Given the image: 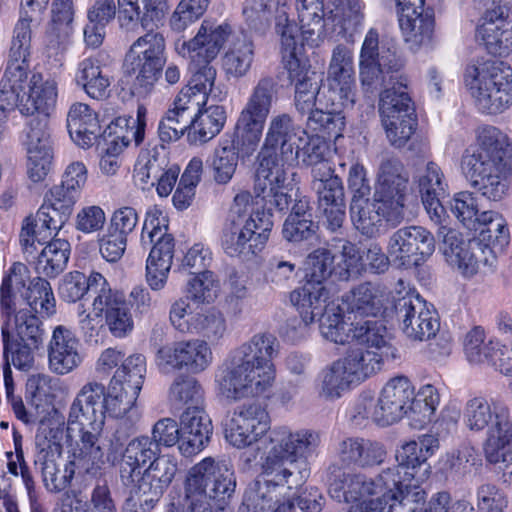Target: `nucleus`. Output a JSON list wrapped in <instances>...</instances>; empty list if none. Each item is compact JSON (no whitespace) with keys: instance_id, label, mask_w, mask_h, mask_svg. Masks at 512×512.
I'll use <instances>...</instances> for the list:
<instances>
[{"instance_id":"nucleus-30","label":"nucleus","mask_w":512,"mask_h":512,"mask_svg":"<svg viewBox=\"0 0 512 512\" xmlns=\"http://www.w3.org/2000/svg\"><path fill=\"white\" fill-rule=\"evenodd\" d=\"M182 440L179 450L184 456L200 452L209 442L213 426L201 406H188L180 416Z\"/></svg>"},{"instance_id":"nucleus-29","label":"nucleus","mask_w":512,"mask_h":512,"mask_svg":"<svg viewBox=\"0 0 512 512\" xmlns=\"http://www.w3.org/2000/svg\"><path fill=\"white\" fill-rule=\"evenodd\" d=\"M337 454L344 466L361 469L380 466L388 456L383 443L362 437H347L340 441Z\"/></svg>"},{"instance_id":"nucleus-9","label":"nucleus","mask_w":512,"mask_h":512,"mask_svg":"<svg viewBox=\"0 0 512 512\" xmlns=\"http://www.w3.org/2000/svg\"><path fill=\"white\" fill-rule=\"evenodd\" d=\"M465 83L477 107L488 114L503 112L512 103V79L494 62L468 66Z\"/></svg>"},{"instance_id":"nucleus-14","label":"nucleus","mask_w":512,"mask_h":512,"mask_svg":"<svg viewBox=\"0 0 512 512\" xmlns=\"http://www.w3.org/2000/svg\"><path fill=\"white\" fill-rule=\"evenodd\" d=\"M303 485V477L293 474L287 469L277 470L262 463L261 477L248 485L245 490L242 506L238 512H266L269 511L285 490H293Z\"/></svg>"},{"instance_id":"nucleus-52","label":"nucleus","mask_w":512,"mask_h":512,"mask_svg":"<svg viewBox=\"0 0 512 512\" xmlns=\"http://www.w3.org/2000/svg\"><path fill=\"white\" fill-rule=\"evenodd\" d=\"M22 296L33 314L49 318L56 313V299L51 284L43 275L32 278Z\"/></svg>"},{"instance_id":"nucleus-21","label":"nucleus","mask_w":512,"mask_h":512,"mask_svg":"<svg viewBox=\"0 0 512 512\" xmlns=\"http://www.w3.org/2000/svg\"><path fill=\"white\" fill-rule=\"evenodd\" d=\"M212 362V351L202 339L181 340L158 349L156 363L163 371L183 370L200 373Z\"/></svg>"},{"instance_id":"nucleus-3","label":"nucleus","mask_w":512,"mask_h":512,"mask_svg":"<svg viewBox=\"0 0 512 512\" xmlns=\"http://www.w3.org/2000/svg\"><path fill=\"white\" fill-rule=\"evenodd\" d=\"M478 147L466 150L461 166L470 185L490 201H501L508 192L507 174L511 147L508 136L493 126L479 131Z\"/></svg>"},{"instance_id":"nucleus-16","label":"nucleus","mask_w":512,"mask_h":512,"mask_svg":"<svg viewBox=\"0 0 512 512\" xmlns=\"http://www.w3.org/2000/svg\"><path fill=\"white\" fill-rule=\"evenodd\" d=\"M443 254L451 265H455L467 277L474 276L481 268L492 269L497 261L495 250L480 239L465 240L455 231L449 230L443 240Z\"/></svg>"},{"instance_id":"nucleus-24","label":"nucleus","mask_w":512,"mask_h":512,"mask_svg":"<svg viewBox=\"0 0 512 512\" xmlns=\"http://www.w3.org/2000/svg\"><path fill=\"white\" fill-rule=\"evenodd\" d=\"M231 34V28L227 25H214L204 21L196 35L186 40L178 38L175 42V50L183 58L195 62H212L219 54L224 43Z\"/></svg>"},{"instance_id":"nucleus-32","label":"nucleus","mask_w":512,"mask_h":512,"mask_svg":"<svg viewBox=\"0 0 512 512\" xmlns=\"http://www.w3.org/2000/svg\"><path fill=\"white\" fill-rule=\"evenodd\" d=\"M178 471V464L175 457L171 455H159L140 474L138 488L148 498L143 500L145 505L153 508L154 503L163 495L170 486Z\"/></svg>"},{"instance_id":"nucleus-40","label":"nucleus","mask_w":512,"mask_h":512,"mask_svg":"<svg viewBox=\"0 0 512 512\" xmlns=\"http://www.w3.org/2000/svg\"><path fill=\"white\" fill-rule=\"evenodd\" d=\"M110 285L104 276L98 272H92L88 277L79 271H73L61 280L58 291L60 297L68 302L75 303L91 292L98 297L107 291Z\"/></svg>"},{"instance_id":"nucleus-63","label":"nucleus","mask_w":512,"mask_h":512,"mask_svg":"<svg viewBox=\"0 0 512 512\" xmlns=\"http://www.w3.org/2000/svg\"><path fill=\"white\" fill-rule=\"evenodd\" d=\"M482 241L488 240L492 248L502 251L510 242V234L507 223L501 214L495 211H484L480 214V228Z\"/></svg>"},{"instance_id":"nucleus-17","label":"nucleus","mask_w":512,"mask_h":512,"mask_svg":"<svg viewBox=\"0 0 512 512\" xmlns=\"http://www.w3.org/2000/svg\"><path fill=\"white\" fill-rule=\"evenodd\" d=\"M389 471H382L375 478H368L361 473L346 472L339 464H331L327 470L328 492L338 502H356L366 496L386 492L390 476Z\"/></svg>"},{"instance_id":"nucleus-8","label":"nucleus","mask_w":512,"mask_h":512,"mask_svg":"<svg viewBox=\"0 0 512 512\" xmlns=\"http://www.w3.org/2000/svg\"><path fill=\"white\" fill-rule=\"evenodd\" d=\"M164 222L160 212H148L140 238L143 249H150L146 261V281L154 291L166 286L174 257L175 240Z\"/></svg>"},{"instance_id":"nucleus-33","label":"nucleus","mask_w":512,"mask_h":512,"mask_svg":"<svg viewBox=\"0 0 512 512\" xmlns=\"http://www.w3.org/2000/svg\"><path fill=\"white\" fill-rule=\"evenodd\" d=\"M160 448L149 436H138L128 442L120 462V478L125 486L135 483L141 474V467L154 461L160 455Z\"/></svg>"},{"instance_id":"nucleus-36","label":"nucleus","mask_w":512,"mask_h":512,"mask_svg":"<svg viewBox=\"0 0 512 512\" xmlns=\"http://www.w3.org/2000/svg\"><path fill=\"white\" fill-rule=\"evenodd\" d=\"M67 128L71 139L82 148L91 147L101 135L98 115L85 103L76 102L71 105Z\"/></svg>"},{"instance_id":"nucleus-57","label":"nucleus","mask_w":512,"mask_h":512,"mask_svg":"<svg viewBox=\"0 0 512 512\" xmlns=\"http://www.w3.org/2000/svg\"><path fill=\"white\" fill-rule=\"evenodd\" d=\"M318 317L319 328L321 334L329 341L336 344L349 343L348 325L341 313L339 305L334 303L326 304V300L323 302V308L315 319Z\"/></svg>"},{"instance_id":"nucleus-54","label":"nucleus","mask_w":512,"mask_h":512,"mask_svg":"<svg viewBox=\"0 0 512 512\" xmlns=\"http://www.w3.org/2000/svg\"><path fill=\"white\" fill-rule=\"evenodd\" d=\"M75 79L81 85L88 96L94 99H102L107 95L111 84L99 61L93 58H86L78 64Z\"/></svg>"},{"instance_id":"nucleus-27","label":"nucleus","mask_w":512,"mask_h":512,"mask_svg":"<svg viewBox=\"0 0 512 512\" xmlns=\"http://www.w3.org/2000/svg\"><path fill=\"white\" fill-rule=\"evenodd\" d=\"M378 405L384 424H393L404 416L412 418L414 387L407 377L397 376L389 380L379 396Z\"/></svg>"},{"instance_id":"nucleus-10","label":"nucleus","mask_w":512,"mask_h":512,"mask_svg":"<svg viewBox=\"0 0 512 512\" xmlns=\"http://www.w3.org/2000/svg\"><path fill=\"white\" fill-rule=\"evenodd\" d=\"M305 130L295 125L289 114L282 113L271 117L265 133L264 142L258 153L257 161L260 176L270 175L274 168L277 177L282 175L285 161L294 157L292 150L297 142L303 141Z\"/></svg>"},{"instance_id":"nucleus-41","label":"nucleus","mask_w":512,"mask_h":512,"mask_svg":"<svg viewBox=\"0 0 512 512\" xmlns=\"http://www.w3.org/2000/svg\"><path fill=\"white\" fill-rule=\"evenodd\" d=\"M278 100V83L272 76L261 77L246 101L240 114L266 122L273 105Z\"/></svg>"},{"instance_id":"nucleus-12","label":"nucleus","mask_w":512,"mask_h":512,"mask_svg":"<svg viewBox=\"0 0 512 512\" xmlns=\"http://www.w3.org/2000/svg\"><path fill=\"white\" fill-rule=\"evenodd\" d=\"M61 458L35 457L34 463L39 468L45 488L52 493H59L70 486L74 477L84 481L96 478L101 474L104 459L93 456L89 452L75 447L65 464L60 469Z\"/></svg>"},{"instance_id":"nucleus-58","label":"nucleus","mask_w":512,"mask_h":512,"mask_svg":"<svg viewBox=\"0 0 512 512\" xmlns=\"http://www.w3.org/2000/svg\"><path fill=\"white\" fill-rule=\"evenodd\" d=\"M240 154L229 141L222 142L213 152L209 162L212 178L218 185H227L234 177Z\"/></svg>"},{"instance_id":"nucleus-19","label":"nucleus","mask_w":512,"mask_h":512,"mask_svg":"<svg viewBox=\"0 0 512 512\" xmlns=\"http://www.w3.org/2000/svg\"><path fill=\"white\" fill-rule=\"evenodd\" d=\"M266 409L259 403L239 406L225 424V438L236 448H245L258 442L272 430Z\"/></svg>"},{"instance_id":"nucleus-31","label":"nucleus","mask_w":512,"mask_h":512,"mask_svg":"<svg viewBox=\"0 0 512 512\" xmlns=\"http://www.w3.org/2000/svg\"><path fill=\"white\" fill-rule=\"evenodd\" d=\"M82 362L79 341L75 334L63 325L54 328L48 346V363L52 372L66 375Z\"/></svg>"},{"instance_id":"nucleus-22","label":"nucleus","mask_w":512,"mask_h":512,"mask_svg":"<svg viewBox=\"0 0 512 512\" xmlns=\"http://www.w3.org/2000/svg\"><path fill=\"white\" fill-rule=\"evenodd\" d=\"M408 181L402 162L394 156L384 157L378 167L373 198L403 218Z\"/></svg>"},{"instance_id":"nucleus-18","label":"nucleus","mask_w":512,"mask_h":512,"mask_svg":"<svg viewBox=\"0 0 512 512\" xmlns=\"http://www.w3.org/2000/svg\"><path fill=\"white\" fill-rule=\"evenodd\" d=\"M435 250L431 232L421 226H406L389 238L387 253L398 267L410 269L420 266Z\"/></svg>"},{"instance_id":"nucleus-42","label":"nucleus","mask_w":512,"mask_h":512,"mask_svg":"<svg viewBox=\"0 0 512 512\" xmlns=\"http://www.w3.org/2000/svg\"><path fill=\"white\" fill-rule=\"evenodd\" d=\"M348 335L349 342L355 341L364 346V349L378 351L381 354L387 350L393 353V357H397V349L390 343L386 327L377 321L366 320L351 323Z\"/></svg>"},{"instance_id":"nucleus-20","label":"nucleus","mask_w":512,"mask_h":512,"mask_svg":"<svg viewBox=\"0 0 512 512\" xmlns=\"http://www.w3.org/2000/svg\"><path fill=\"white\" fill-rule=\"evenodd\" d=\"M395 308L402 322V330L408 338L425 341L435 337L439 331L440 323L436 312L414 291H408L398 298Z\"/></svg>"},{"instance_id":"nucleus-6","label":"nucleus","mask_w":512,"mask_h":512,"mask_svg":"<svg viewBox=\"0 0 512 512\" xmlns=\"http://www.w3.org/2000/svg\"><path fill=\"white\" fill-rule=\"evenodd\" d=\"M166 63L165 38L150 31L138 37L125 54L123 68L134 77L133 89L137 95L147 96L159 80Z\"/></svg>"},{"instance_id":"nucleus-7","label":"nucleus","mask_w":512,"mask_h":512,"mask_svg":"<svg viewBox=\"0 0 512 512\" xmlns=\"http://www.w3.org/2000/svg\"><path fill=\"white\" fill-rule=\"evenodd\" d=\"M334 259L335 256L326 248H318L307 257V281L290 294V301L300 314V329L315 321V317L322 311L323 302L328 299L324 281L335 270Z\"/></svg>"},{"instance_id":"nucleus-2","label":"nucleus","mask_w":512,"mask_h":512,"mask_svg":"<svg viewBox=\"0 0 512 512\" xmlns=\"http://www.w3.org/2000/svg\"><path fill=\"white\" fill-rule=\"evenodd\" d=\"M279 348V341L269 333L256 334L236 348L231 355V367L221 382L223 394L238 400L271 389L275 381L272 360Z\"/></svg>"},{"instance_id":"nucleus-23","label":"nucleus","mask_w":512,"mask_h":512,"mask_svg":"<svg viewBox=\"0 0 512 512\" xmlns=\"http://www.w3.org/2000/svg\"><path fill=\"white\" fill-rule=\"evenodd\" d=\"M192 477L201 478L199 492L206 496L214 510L224 511L225 504L236 487L234 473L227 465H215L213 460L205 459L191 469L186 481Z\"/></svg>"},{"instance_id":"nucleus-26","label":"nucleus","mask_w":512,"mask_h":512,"mask_svg":"<svg viewBox=\"0 0 512 512\" xmlns=\"http://www.w3.org/2000/svg\"><path fill=\"white\" fill-rule=\"evenodd\" d=\"M295 6L300 22V30L303 41L309 46H319L325 38L326 21L332 19L337 21L344 30H354L344 23L341 12L336 16V9L331 10L328 14L324 12L323 0H295ZM299 31V28H298Z\"/></svg>"},{"instance_id":"nucleus-60","label":"nucleus","mask_w":512,"mask_h":512,"mask_svg":"<svg viewBox=\"0 0 512 512\" xmlns=\"http://www.w3.org/2000/svg\"><path fill=\"white\" fill-rule=\"evenodd\" d=\"M9 318H5L2 325V339L4 354L8 358L10 355L12 364L21 370H28L33 366L34 353L40 345H30V342L20 341L10 337Z\"/></svg>"},{"instance_id":"nucleus-56","label":"nucleus","mask_w":512,"mask_h":512,"mask_svg":"<svg viewBox=\"0 0 512 512\" xmlns=\"http://www.w3.org/2000/svg\"><path fill=\"white\" fill-rule=\"evenodd\" d=\"M353 384L357 382L340 358L322 370L320 393L326 399L334 400L341 397Z\"/></svg>"},{"instance_id":"nucleus-49","label":"nucleus","mask_w":512,"mask_h":512,"mask_svg":"<svg viewBox=\"0 0 512 512\" xmlns=\"http://www.w3.org/2000/svg\"><path fill=\"white\" fill-rule=\"evenodd\" d=\"M69 256V242L64 239H53L42 249L34 269L38 275L55 278L66 268Z\"/></svg>"},{"instance_id":"nucleus-45","label":"nucleus","mask_w":512,"mask_h":512,"mask_svg":"<svg viewBox=\"0 0 512 512\" xmlns=\"http://www.w3.org/2000/svg\"><path fill=\"white\" fill-rule=\"evenodd\" d=\"M398 18L404 39L411 48H418L430 42L434 31V18L429 11H406Z\"/></svg>"},{"instance_id":"nucleus-47","label":"nucleus","mask_w":512,"mask_h":512,"mask_svg":"<svg viewBox=\"0 0 512 512\" xmlns=\"http://www.w3.org/2000/svg\"><path fill=\"white\" fill-rule=\"evenodd\" d=\"M328 79L334 81L340 87V91L345 93L346 101L354 105V94H352V86L355 82L353 55L351 50L343 44L337 45L332 51Z\"/></svg>"},{"instance_id":"nucleus-64","label":"nucleus","mask_w":512,"mask_h":512,"mask_svg":"<svg viewBox=\"0 0 512 512\" xmlns=\"http://www.w3.org/2000/svg\"><path fill=\"white\" fill-rule=\"evenodd\" d=\"M226 332V321L223 315L215 310L195 312L192 315L190 333L202 334L209 341L220 340Z\"/></svg>"},{"instance_id":"nucleus-35","label":"nucleus","mask_w":512,"mask_h":512,"mask_svg":"<svg viewBox=\"0 0 512 512\" xmlns=\"http://www.w3.org/2000/svg\"><path fill=\"white\" fill-rule=\"evenodd\" d=\"M350 214L355 228L370 238L379 234L384 219L392 223L402 219L375 198L350 204Z\"/></svg>"},{"instance_id":"nucleus-28","label":"nucleus","mask_w":512,"mask_h":512,"mask_svg":"<svg viewBox=\"0 0 512 512\" xmlns=\"http://www.w3.org/2000/svg\"><path fill=\"white\" fill-rule=\"evenodd\" d=\"M92 308L96 317L104 314L105 324L114 337H125L133 330L134 322L124 296L111 287L94 297Z\"/></svg>"},{"instance_id":"nucleus-13","label":"nucleus","mask_w":512,"mask_h":512,"mask_svg":"<svg viewBox=\"0 0 512 512\" xmlns=\"http://www.w3.org/2000/svg\"><path fill=\"white\" fill-rule=\"evenodd\" d=\"M462 414L468 430L486 432L483 449L512 433L511 412L504 401L475 396L465 402Z\"/></svg>"},{"instance_id":"nucleus-5","label":"nucleus","mask_w":512,"mask_h":512,"mask_svg":"<svg viewBox=\"0 0 512 512\" xmlns=\"http://www.w3.org/2000/svg\"><path fill=\"white\" fill-rule=\"evenodd\" d=\"M103 384L86 383L73 400L67 418V436L77 433L75 447L104 459L101 435L105 424L102 404Z\"/></svg>"},{"instance_id":"nucleus-25","label":"nucleus","mask_w":512,"mask_h":512,"mask_svg":"<svg viewBox=\"0 0 512 512\" xmlns=\"http://www.w3.org/2000/svg\"><path fill=\"white\" fill-rule=\"evenodd\" d=\"M508 12L506 4L488 8L477 28V37L493 55L505 56L512 51V24L507 20Z\"/></svg>"},{"instance_id":"nucleus-34","label":"nucleus","mask_w":512,"mask_h":512,"mask_svg":"<svg viewBox=\"0 0 512 512\" xmlns=\"http://www.w3.org/2000/svg\"><path fill=\"white\" fill-rule=\"evenodd\" d=\"M431 454L432 448L424 442L410 441L404 444L396 452L397 465L383 470L389 471L391 474L389 478H386L388 484L395 486L397 479L415 480L416 478H424L426 469L422 474H420V470Z\"/></svg>"},{"instance_id":"nucleus-62","label":"nucleus","mask_w":512,"mask_h":512,"mask_svg":"<svg viewBox=\"0 0 512 512\" xmlns=\"http://www.w3.org/2000/svg\"><path fill=\"white\" fill-rule=\"evenodd\" d=\"M10 337L20 341L30 342V345H42L44 329L39 315L31 311L21 309L14 315V329Z\"/></svg>"},{"instance_id":"nucleus-38","label":"nucleus","mask_w":512,"mask_h":512,"mask_svg":"<svg viewBox=\"0 0 512 512\" xmlns=\"http://www.w3.org/2000/svg\"><path fill=\"white\" fill-rule=\"evenodd\" d=\"M273 173L270 175L260 176V167H257L255 174L254 192L257 197L269 206L274 207L278 211H284L289 208L293 198L288 192L290 185L288 179V169L283 167V173L279 177L274 174V168L271 169Z\"/></svg>"},{"instance_id":"nucleus-51","label":"nucleus","mask_w":512,"mask_h":512,"mask_svg":"<svg viewBox=\"0 0 512 512\" xmlns=\"http://www.w3.org/2000/svg\"><path fill=\"white\" fill-rule=\"evenodd\" d=\"M382 297L379 286L362 283L346 295L347 309L359 316H376L384 306Z\"/></svg>"},{"instance_id":"nucleus-53","label":"nucleus","mask_w":512,"mask_h":512,"mask_svg":"<svg viewBox=\"0 0 512 512\" xmlns=\"http://www.w3.org/2000/svg\"><path fill=\"white\" fill-rule=\"evenodd\" d=\"M266 122L239 114L234 139L229 141L242 158L250 157L257 150Z\"/></svg>"},{"instance_id":"nucleus-59","label":"nucleus","mask_w":512,"mask_h":512,"mask_svg":"<svg viewBox=\"0 0 512 512\" xmlns=\"http://www.w3.org/2000/svg\"><path fill=\"white\" fill-rule=\"evenodd\" d=\"M423 478H416L415 480L397 479L395 486L387 484L385 493L396 494L402 501L399 506V512H424L426 501V493L424 489L419 486V482Z\"/></svg>"},{"instance_id":"nucleus-44","label":"nucleus","mask_w":512,"mask_h":512,"mask_svg":"<svg viewBox=\"0 0 512 512\" xmlns=\"http://www.w3.org/2000/svg\"><path fill=\"white\" fill-rule=\"evenodd\" d=\"M226 122L223 106L211 105L202 109L192 120L188 142L193 145L207 143L220 133Z\"/></svg>"},{"instance_id":"nucleus-37","label":"nucleus","mask_w":512,"mask_h":512,"mask_svg":"<svg viewBox=\"0 0 512 512\" xmlns=\"http://www.w3.org/2000/svg\"><path fill=\"white\" fill-rule=\"evenodd\" d=\"M28 58L9 55L5 73L0 81V107H13L22 103L28 77Z\"/></svg>"},{"instance_id":"nucleus-15","label":"nucleus","mask_w":512,"mask_h":512,"mask_svg":"<svg viewBox=\"0 0 512 512\" xmlns=\"http://www.w3.org/2000/svg\"><path fill=\"white\" fill-rule=\"evenodd\" d=\"M273 227L269 211H256L244 223H226L221 245L231 257L250 258L259 253L268 241Z\"/></svg>"},{"instance_id":"nucleus-48","label":"nucleus","mask_w":512,"mask_h":512,"mask_svg":"<svg viewBox=\"0 0 512 512\" xmlns=\"http://www.w3.org/2000/svg\"><path fill=\"white\" fill-rule=\"evenodd\" d=\"M26 93L25 109L27 114L48 116L55 107L57 99V84L53 79H43L41 74H33Z\"/></svg>"},{"instance_id":"nucleus-50","label":"nucleus","mask_w":512,"mask_h":512,"mask_svg":"<svg viewBox=\"0 0 512 512\" xmlns=\"http://www.w3.org/2000/svg\"><path fill=\"white\" fill-rule=\"evenodd\" d=\"M31 280L30 270L24 263L12 264L0 288V308L3 318H9L14 311L13 291L24 293Z\"/></svg>"},{"instance_id":"nucleus-43","label":"nucleus","mask_w":512,"mask_h":512,"mask_svg":"<svg viewBox=\"0 0 512 512\" xmlns=\"http://www.w3.org/2000/svg\"><path fill=\"white\" fill-rule=\"evenodd\" d=\"M395 358L391 351L385 350L384 354H381L378 351L359 347L350 349L341 359L358 384L378 372L385 360Z\"/></svg>"},{"instance_id":"nucleus-11","label":"nucleus","mask_w":512,"mask_h":512,"mask_svg":"<svg viewBox=\"0 0 512 512\" xmlns=\"http://www.w3.org/2000/svg\"><path fill=\"white\" fill-rule=\"evenodd\" d=\"M268 444L264 462L268 467L277 470L287 469L293 474L303 477V483L308 477L306 469L298 467L296 459L312 453L319 444V435L311 430L291 432L285 426L273 428L265 437Z\"/></svg>"},{"instance_id":"nucleus-39","label":"nucleus","mask_w":512,"mask_h":512,"mask_svg":"<svg viewBox=\"0 0 512 512\" xmlns=\"http://www.w3.org/2000/svg\"><path fill=\"white\" fill-rule=\"evenodd\" d=\"M123 377L121 373L114 375L106 388L103 385V398L102 406L104 416L106 413L115 418L123 417L135 405L139 395L140 378L137 373L133 375V384L129 386L130 389H125L121 386L120 378Z\"/></svg>"},{"instance_id":"nucleus-55","label":"nucleus","mask_w":512,"mask_h":512,"mask_svg":"<svg viewBox=\"0 0 512 512\" xmlns=\"http://www.w3.org/2000/svg\"><path fill=\"white\" fill-rule=\"evenodd\" d=\"M254 61V45L246 37L234 41L223 56V69L229 77L239 79L250 70Z\"/></svg>"},{"instance_id":"nucleus-1","label":"nucleus","mask_w":512,"mask_h":512,"mask_svg":"<svg viewBox=\"0 0 512 512\" xmlns=\"http://www.w3.org/2000/svg\"><path fill=\"white\" fill-rule=\"evenodd\" d=\"M403 60L396 50L385 45L379 46V34L370 29L363 41L359 56V78L365 93H376L386 82L393 84L380 94L379 112L381 119L403 118L404 114L415 116L407 88V77L399 74Z\"/></svg>"},{"instance_id":"nucleus-46","label":"nucleus","mask_w":512,"mask_h":512,"mask_svg":"<svg viewBox=\"0 0 512 512\" xmlns=\"http://www.w3.org/2000/svg\"><path fill=\"white\" fill-rule=\"evenodd\" d=\"M418 186L427 212L440 217V212L443 210L440 197L444 196L447 183L436 163H427L425 170L419 176Z\"/></svg>"},{"instance_id":"nucleus-4","label":"nucleus","mask_w":512,"mask_h":512,"mask_svg":"<svg viewBox=\"0 0 512 512\" xmlns=\"http://www.w3.org/2000/svg\"><path fill=\"white\" fill-rule=\"evenodd\" d=\"M275 30L280 37L283 64L295 86V107L304 115L315 106V99L320 91V77L299 58L303 44L298 42V26L289 20L283 8L277 12Z\"/></svg>"},{"instance_id":"nucleus-61","label":"nucleus","mask_w":512,"mask_h":512,"mask_svg":"<svg viewBox=\"0 0 512 512\" xmlns=\"http://www.w3.org/2000/svg\"><path fill=\"white\" fill-rule=\"evenodd\" d=\"M512 432L483 449L486 461L495 466L504 483L512 485Z\"/></svg>"}]
</instances>
